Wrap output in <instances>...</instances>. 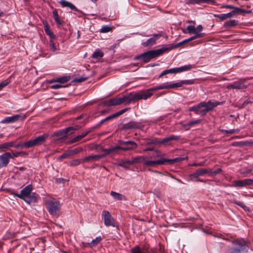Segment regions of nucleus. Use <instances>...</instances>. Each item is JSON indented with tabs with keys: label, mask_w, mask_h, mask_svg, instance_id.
I'll return each instance as SVG.
<instances>
[{
	"label": "nucleus",
	"mask_w": 253,
	"mask_h": 253,
	"mask_svg": "<svg viewBox=\"0 0 253 253\" xmlns=\"http://www.w3.org/2000/svg\"><path fill=\"white\" fill-rule=\"evenodd\" d=\"M222 103L218 101H212L211 100L207 102L203 101L197 105L190 107L188 110L190 112H194L197 115L203 116Z\"/></svg>",
	"instance_id": "obj_1"
},
{
	"label": "nucleus",
	"mask_w": 253,
	"mask_h": 253,
	"mask_svg": "<svg viewBox=\"0 0 253 253\" xmlns=\"http://www.w3.org/2000/svg\"><path fill=\"white\" fill-rule=\"evenodd\" d=\"M169 50L167 47H164L158 49L152 50L144 52L140 55L135 56L134 57V60H142L144 62L147 63L152 59L154 58L166 51Z\"/></svg>",
	"instance_id": "obj_2"
},
{
	"label": "nucleus",
	"mask_w": 253,
	"mask_h": 253,
	"mask_svg": "<svg viewBox=\"0 0 253 253\" xmlns=\"http://www.w3.org/2000/svg\"><path fill=\"white\" fill-rule=\"evenodd\" d=\"M32 189V185L29 184L21 190L20 194H17L14 192H12L11 194L14 196L24 200L26 202L30 203L32 201H35L39 197V195L35 193H33L31 194Z\"/></svg>",
	"instance_id": "obj_3"
},
{
	"label": "nucleus",
	"mask_w": 253,
	"mask_h": 253,
	"mask_svg": "<svg viewBox=\"0 0 253 253\" xmlns=\"http://www.w3.org/2000/svg\"><path fill=\"white\" fill-rule=\"evenodd\" d=\"M132 93H129L121 97H116L107 100L105 101L104 103L108 106L118 105L121 104L127 105L134 102V101H132Z\"/></svg>",
	"instance_id": "obj_4"
},
{
	"label": "nucleus",
	"mask_w": 253,
	"mask_h": 253,
	"mask_svg": "<svg viewBox=\"0 0 253 253\" xmlns=\"http://www.w3.org/2000/svg\"><path fill=\"white\" fill-rule=\"evenodd\" d=\"M232 243L234 247L232 248L231 253H246L247 252L248 246L244 240L237 239L232 241Z\"/></svg>",
	"instance_id": "obj_5"
},
{
	"label": "nucleus",
	"mask_w": 253,
	"mask_h": 253,
	"mask_svg": "<svg viewBox=\"0 0 253 253\" xmlns=\"http://www.w3.org/2000/svg\"><path fill=\"white\" fill-rule=\"evenodd\" d=\"M48 212L52 215H57L61 208L60 202L53 200L48 201L46 204Z\"/></svg>",
	"instance_id": "obj_6"
},
{
	"label": "nucleus",
	"mask_w": 253,
	"mask_h": 253,
	"mask_svg": "<svg viewBox=\"0 0 253 253\" xmlns=\"http://www.w3.org/2000/svg\"><path fill=\"white\" fill-rule=\"evenodd\" d=\"M48 136V134L44 133L35 137L34 139L27 141L28 148L42 145L45 142Z\"/></svg>",
	"instance_id": "obj_7"
},
{
	"label": "nucleus",
	"mask_w": 253,
	"mask_h": 253,
	"mask_svg": "<svg viewBox=\"0 0 253 253\" xmlns=\"http://www.w3.org/2000/svg\"><path fill=\"white\" fill-rule=\"evenodd\" d=\"M119 143L121 145H129L130 146L128 147H121L119 146H116L112 147L113 152H115L118 150H122L124 151H127L135 149L137 145L133 141H119Z\"/></svg>",
	"instance_id": "obj_8"
},
{
	"label": "nucleus",
	"mask_w": 253,
	"mask_h": 253,
	"mask_svg": "<svg viewBox=\"0 0 253 253\" xmlns=\"http://www.w3.org/2000/svg\"><path fill=\"white\" fill-rule=\"evenodd\" d=\"M26 118L25 114H16L10 117H7L0 121L2 124L14 123L18 121H22Z\"/></svg>",
	"instance_id": "obj_9"
},
{
	"label": "nucleus",
	"mask_w": 253,
	"mask_h": 253,
	"mask_svg": "<svg viewBox=\"0 0 253 253\" xmlns=\"http://www.w3.org/2000/svg\"><path fill=\"white\" fill-rule=\"evenodd\" d=\"M132 101H134V102H135L141 99L146 100L150 98L153 95V93L149 92L148 90H146L145 91H140L138 92L132 93Z\"/></svg>",
	"instance_id": "obj_10"
},
{
	"label": "nucleus",
	"mask_w": 253,
	"mask_h": 253,
	"mask_svg": "<svg viewBox=\"0 0 253 253\" xmlns=\"http://www.w3.org/2000/svg\"><path fill=\"white\" fill-rule=\"evenodd\" d=\"M249 78L240 79L239 81L234 82L232 84H228L227 88L228 89H242L246 88L248 85L244 84V81Z\"/></svg>",
	"instance_id": "obj_11"
},
{
	"label": "nucleus",
	"mask_w": 253,
	"mask_h": 253,
	"mask_svg": "<svg viewBox=\"0 0 253 253\" xmlns=\"http://www.w3.org/2000/svg\"><path fill=\"white\" fill-rule=\"evenodd\" d=\"M11 158L13 159V157L10 152H5L0 155V168L6 166Z\"/></svg>",
	"instance_id": "obj_12"
},
{
	"label": "nucleus",
	"mask_w": 253,
	"mask_h": 253,
	"mask_svg": "<svg viewBox=\"0 0 253 253\" xmlns=\"http://www.w3.org/2000/svg\"><path fill=\"white\" fill-rule=\"evenodd\" d=\"M104 216V222L106 226H111L115 227V223L114 218L111 216L110 212L107 211H103Z\"/></svg>",
	"instance_id": "obj_13"
},
{
	"label": "nucleus",
	"mask_w": 253,
	"mask_h": 253,
	"mask_svg": "<svg viewBox=\"0 0 253 253\" xmlns=\"http://www.w3.org/2000/svg\"><path fill=\"white\" fill-rule=\"evenodd\" d=\"M187 30L188 31V33L191 34H193L194 35L191 37L190 38V40L191 41H193L196 39L201 38H203L204 35L205 33H198L196 31V28L195 26H192V25H189L187 27Z\"/></svg>",
	"instance_id": "obj_14"
},
{
	"label": "nucleus",
	"mask_w": 253,
	"mask_h": 253,
	"mask_svg": "<svg viewBox=\"0 0 253 253\" xmlns=\"http://www.w3.org/2000/svg\"><path fill=\"white\" fill-rule=\"evenodd\" d=\"M239 15V12H238L237 11H231L230 12L227 13L221 14H213V16L215 17L218 18L221 21H224L227 19L236 16L237 15Z\"/></svg>",
	"instance_id": "obj_15"
},
{
	"label": "nucleus",
	"mask_w": 253,
	"mask_h": 253,
	"mask_svg": "<svg viewBox=\"0 0 253 253\" xmlns=\"http://www.w3.org/2000/svg\"><path fill=\"white\" fill-rule=\"evenodd\" d=\"M209 169H197L195 172L189 175V178L191 180H194L195 178H198L200 176H203L206 173H208Z\"/></svg>",
	"instance_id": "obj_16"
},
{
	"label": "nucleus",
	"mask_w": 253,
	"mask_h": 253,
	"mask_svg": "<svg viewBox=\"0 0 253 253\" xmlns=\"http://www.w3.org/2000/svg\"><path fill=\"white\" fill-rule=\"evenodd\" d=\"M161 34H154L152 38H149L146 41L142 43V45L144 47L151 46L156 43V41L158 40L161 37Z\"/></svg>",
	"instance_id": "obj_17"
},
{
	"label": "nucleus",
	"mask_w": 253,
	"mask_h": 253,
	"mask_svg": "<svg viewBox=\"0 0 253 253\" xmlns=\"http://www.w3.org/2000/svg\"><path fill=\"white\" fill-rule=\"evenodd\" d=\"M164 164V159H162L156 161L146 160L145 159L144 162L143 163V166L145 167H151L154 165H163Z\"/></svg>",
	"instance_id": "obj_18"
},
{
	"label": "nucleus",
	"mask_w": 253,
	"mask_h": 253,
	"mask_svg": "<svg viewBox=\"0 0 253 253\" xmlns=\"http://www.w3.org/2000/svg\"><path fill=\"white\" fill-rule=\"evenodd\" d=\"M184 2L186 4H200L202 3L214 4L215 1V0H184Z\"/></svg>",
	"instance_id": "obj_19"
},
{
	"label": "nucleus",
	"mask_w": 253,
	"mask_h": 253,
	"mask_svg": "<svg viewBox=\"0 0 253 253\" xmlns=\"http://www.w3.org/2000/svg\"><path fill=\"white\" fill-rule=\"evenodd\" d=\"M74 127H65L64 129L59 130L56 132H55V135L58 136H59L61 138L66 137L68 133L71 131L73 130L74 129H73Z\"/></svg>",
	"instance_id": "obj_20"
},
{
	"label": "nucleus",
	"mask_w": 253,
	"mask_h": 253,
	"mask_svg": "<svg viewBox=\"0 0 253 253\" xmlns=\"http://www.w3.org/2000/svg\"><path fill=\"white\" fill-rule=\"evenodd\" d=\"M180 138V136L171 135L168 137H167L162 140H159V144H168L169 142L171 140H177Z\"/></svg>",
	"instance_id": "obj_21"
},
{
	"label": "nucleus",
	"mask_w": 253,
	"mask_h": 253,
	"mask_svg": "<svg viewBox=\"0 0 253 253\" xmlns=\"http://www.w3.org/2000/svg\"><path fill=\"white\" fill-rule=\"evenodd\" d=\"M104 157V155H91L84 158L83 160L84 162L96 161Z\"/></svg>",
	"instance_id": "obj_22"
},
{
	"label": "nucleus",
	"mask_w": 253,
	"mask_h": 253,
	"mask_svg": "<svg viewBox=\"0 0 253 253\" xmlns=\"http://www.w3.org/2000/svg\"><path fill=\"white\" fill-rule=\"evenodd\" d=\"M110 195L115 200L119 201H126V196L119 193L111 191L110 192Z\"/></svg>",
	"instance_id": "obj_23"
},
{
	"label": "nucleus",
	"mask_w": 253,
	"mask_h": 253,
	"mask_svg": "<svg viewBox=\"0 0 253 253\" xmlns=\"http://www.w3.org/2000/svg\"><path fill=\"white\" fill-rule=\"evenodd\" d=\"M59 3L61 4V5L63 7H68L72 10L82 13L80 10L78 9L73 4H72L70 2L63 0L60 1Z\"/></svg>",
	"instance_id": "obj_24"
},
{
	"label": "nucleus",
	"mask_w": 253,
	"mask_h": 253,
	"mask_svg": "<svg viewBox=\"0 0 253 253\" xmlns=\"http://www.w3.org/2000/svg\"><path fill=\"white\" fill-rule=\"evenodd\" d=\"M238 23L239 21L235 19L228 20L224 23L223 26L226 29L230 28L237 26Z\"/></svg>",
	"instance_id": "obj_25"
},
{
	"label": "nucleus",
	"mask_w": 253,
	"mask_h": 253,
	"mask_svg": "<svg viewBox=\"0 0 253 253\" xmlns=\"http://www.w3.org/2000/svg\"><path fill=\"white\" fill-rule=\"evenodd\" d=\"M194 66L193 65L188 64L179 67L175 68V69L176 73H177L190 70Z\"/></svg>",
	"instance_id": "obj_26"
},
{
	"label": "nucleus",
	"mask_w": 253,
	"mask_h": 253,
	"mask_svg": "<svg viewBox=\"0 0 253 253\" xmlns=\"http://www.w3.org/2000/svg\"><path fill=\"white\" fill-rule=\"evenodd\" d=\"M13 146V142H6L0 144V152H4L8 150L10 147Z\"/></svg>",
	"instance_id": "obj_27"
},
{
	"label": "nucleus",
	"mask_w": 253,
	"mask_h": 253,
	"mask_svg": "<svg viewBox=\"0 0 253 253\" xmlns=\"http://www.w3.org/2000/svg\"><path fill=\"white\" fill-rule=\"evenodd\" d=\"M102 240L101 236L97 237L95 239L92 240L90 243H86L87 247L92 248L98 245Z\"/></svg>",
	"instance_id": "obj_28"
},
{
	"label": "nucleus",
	"mask_w": 253,
	"mask_h": 253,
	"mask_svg": "<svg viewBox=\"0 0 253 253\" xmlns=\"http://www.w3.org/2000/svg\"><path fill=\"white\" fill-rule=\"evenodd\" d=\"M187 159V157H184V158L177 157V158L172 159H164V160H165V163L167 162L168 164L171 165L176 162H181V161H183Z\"/></svg>",
	"instance_id": "obj_29"
},
{
	"label": "nucleus",
	"mask_w": 253,
	"mask_h": 253,
	"mask_svg": "<svg viewBox=\"0 0 253 253\" xmlns=\"http://www.w3.org/2000/svg\"><path fill=\"white\" fill-rule=\"evenodd\" d=\"M44 29L45 32L47 35H48L50 39H54L55 38V36L54 35L53 32L50 30L48 25L46 23L44 26Z\"/></svg>",
	"instance_id": "obj_30"
},
{
	"label": "nucleus",
	"mask_w": 253,
	"mask_h": 253,
	"mask_svg": "<svg viewBox=\"0 0 253 253\" xmlns=\"http://www.w3.org/2000/svg\"><path fill=\"white\" fill-rule=\"evenodd\" d=\"M52 13H53V16L54 19L56 23L58 25H62L63 22V21L60 19V18L59 17V16H58V14L57 11L56 9H54L52 11Z\"/></svg>",
	"instance_id": "obj_31"
},
{
	"label": "nucleus",
	"mask_w": 253,
	"mask_h": 253,
	"mask_svg": "<svg viewBox=\"0 0 253 253\" xmlns=\"http://www.w3.org/2000/svg\"><path fill=\"white\" fill-rule=\"evenodd\" d=\"M176 74V69L175 68H171L169 69H167L163 71L161 74L159 76V78H161L163 77L164 76L167 75L168 74Z\"/></svg>",
	"instance_id": "obj_32"
},
{
	"label": "nucleus",
	"mask_w": 253,
	"mask_h": 253,
	"mask_svg": "<svg viewBox=\"0 0 253 253\" xmlns=\"http://www.w3.org/2000/svg\"><path fill=\"white\" fill-rule=\"evenodd\" d=\"M103 53L98 49H96L92 55V57L94 59H98L103 56Z\"/></svg>",
	"instance_id": "obj_33"
},
{
	"label": "nucleus",
	"mask_w": 253,
	"mask_h": 253,
	"mask_svg": "<svg viewBox=\"0 0 253 253\" xmlns=\"http://www.w3.org/2000/svg\"><path fill=\"white\" fill-rule=\"evenodd\" d=\"M116 117H117V116L116 113H114L111 115H110V116L107 117L106 118H105L104 119L102 120L100 122L99 124H98V126L102 125L103 124L104 122L107 121L108 120H110L111 119H112L113 118H116Z\"/></svg>",
	"instance_id": "obj_34"
},
{
	"label": "nucleus",
	"mask_w": 253,
	"mask_h": 253,
	"mask_svg": "<svg viewBox=\"0 0 253 253\" xmlns=\"http://www.w3.org/2000/svg\"><path fill=\"white\" fill-rule=\"evenodd\" d=\"M231 202L233 204H235L241 207L245 211H249V208L248 207H247L243 202H237L236 201H232Z\"/></svg>",
	"instance_id": "obj_35"
},
{
	"label": "nucleus",
	"mask_w": 253,
	"mask_h": 253,
	"mask_svg": "<svg viewBox=\"0 0 253 253\" xmlns=\"http://www.w3.org/2000/svg\"><path fill=\"white\" fill-rule=\"evenodd\" d=\"M70 80V77L69 76H65L61 78H59L57 79L55 81L56 82H58L61 84L65 83L68 81H69Z\"/></svg>",
	"instance_id": "obj_36"
},
{
	"label": "nucleus",
	"mask_w": 253,
	"mask_h": 253,
	"mask_svg": "<svg viewBox=\"0 0 253 253\" xmlns=\"http://www.w3.org/2000/svg\"><path fill=\"white\" fill-rule=\"evenodd\" d=\"M223 7L229 8V9H233L232 11H237L238 12H239L242 11V8H240L238 7H235V6H233L232 5H230V4L225 5L223 6Z\"/></svg>",
	"instance_id": "obj_37"
},
{
	"label": "nucleus",
	"mask_w": 253,
	"mask_h": 253,
	"mask_svg": "<svg viewBox=\"0 0 253 253\" xmlns=\"http://www.w3.org/2000/svg\"><path fill=\"white\" fill-rule=\"evenodd\" d=\"M233 187H242L244 186L243 180H235L234 184L232 185Z\"/></svg>",
	"instance_id": "obj_38"
},
{
	"label": "nucleus",
	"mask_w": 253,
	"mask_h": 253,
	"mask_svg": "<svg viewBox=\"0 0 253 253\" xmlns=\"http://www.w3.org/2000/svg\"><path fill=\"white\" fill-rule=\"evenodd\" d=\"M87 133H88V132L86 131V132L82 133L81 134L76 136L73 139L72 142H76V141H78L80 140L82 138L85 137L87 135Z\"/></svg>",
	"instance_id": "obj_39"
},
{
	"label": "nucleus",
	"mask_w": 253,
	"mask_h": 253,
	"mask_svg": "<svg viewBox=\"0 0 253 253\" xmlns=\"http://www.w3.org/2000/svg\"><path fill=\"white\" fill-rule=\"evenodd\" d=\"M145 158L143 157H137L133 158L132 159V161L133 162V164H137L139 162H144Z\"/></svg>",
	"instance_id": "obj_40"
},
{
	"label": "nucleus",
	"mask_w": 253,
	"mask_h": 253,
	"mask_svg": "<svg viewBox=\"0 0 253 253\" xmlns=\"http://www.w3.org/2000/svg\"><path fill=\"white\" fill-rule=\"evenodd\" d=\"M10 83V78H7L5 81H3L0 83V90L2 89L3 87L6 86Z\"/></svg>",
	"instance_id": "obj_41"
},
{
	"label": "nucleus",
	"mask_w": 253,
	"mask_h": 253,
	"mask_svg": "<svg viewBox=\"0 0 253 253\" xmlns=\"http://www.w3.org/2000/svg\"><path fill=\"white\" fill-rule=\"evenodd\" d=\"M80 164V160L75 159L71 161L69 163V166L70 167H75L78 166Z\"/></svg>",
	"instance_id": "obj_42"
},
{
	"label": "nucleus",
	"mask_w": 253,
	"mask_h": 253,
	"mask_svg": "<svg viewBox=\"0 0 253 253\" xmlns=\"http://www.w3.org/2000/svg\"><path fill=\"white\" fill-rule=\"evenodd\" d=\"M13 147L15 148H28V142L27 141L26 142H25L24 143H21V144H16V145H14V143H13Z\"/></svg>",
	"instance_id": "obj_43"
},
{
	"label": "nucleus",
	"mask_w": 253,
	"mask_h": 253,
	"mask_svg": "<svg viewBox=\"0 0 253 253\" xmlns=\"http://www.w3.org/2000/svg\"><path fill=\"white\" fill-rule=\"evenodd\" d=\"M88 79V77L83 76L79 78H76L74 79L73 81L75 82L81 83L86 80Z\"/></svg>",
	"instance_id": "obj_44"
},
{
	"label": "nucleus",
	"mask_w": 253,
	"mask_h": 253,
	"mask_svg": "<svg viewBox=\"0 0 253 253\" xmlns=\"http://www.w3.org/2000/svg\"><path fill=\"white\" fill-rule=\"evenodd\" d=\"M169 88H173L176 87H181L182 86L181 81L177 83L169 84Z\"/></svg>",
	"instance_id": "obj_45"
},
{
	"label": "nucleus",
	"mask_w": 253,
	"mask_h": 253,
	"mask_svg": "<svg viewBox=\"0 0 253 253\" xmlns=\"http://www.w3.org/2000/svg\"><path fill=\"white\" fill-rule=\"evenodd\" d=\"M70 156H71V153L68 152H66L64 153L62 155H60L57 158V160H61L63 159L68 158Z\"/></svg>",
	"instance_id": "obj_46"
},
{
	"label": "nucleus",
	"mask_w": 253,
	"mask_h": 253,
	"mask_svg": "<svg viewBox=\"0 0 253 253\" xmlns=\"http://www.w3.org/2000/svg\"><path fill=\"white\" fill-rule=\"evenodd\" d=\"M157 88L160 89H169V84L168 83L162 84L157 85Z\"/></svg>",
	"instance_id": "obj_47"
},
{
	"label": "nucleus",
	"mask_w": 253,
	"mask_h": 253,
	"mask_svg": "<svg viewBox=\"0 0 253 253\" xmlns=\"http://www.w3.org/2000/svg\"><path fill=\"white\" fill-rule=\"evenodd\" d=\"M111 31V28L107 25L103 26L100 29L102 33H107Z\"/></svg>",
	"instance_id": "obj_48"
},
{
	"label": "nucleus",
	"mask_w": 253,
	"mask_h": 253,
	"mask_svg": "<svg viewBox=\"0 0 253 253\" xmlns=\"http://www.w3.org/2000/svg\"><path fill=\"white\" fill-rule=\"evenodd\" d=\"M53 39H50L49 40V45L51 48V50L52 51H55L57 49V46L55 45V43L53 41Z\"/></svg>",
	"instance_id": "obj_49"
},
{
	"label": "nucleus",
	"mask_w": 253,
	"mask_h": 253,
	"mask_svg": "<svg viewBox=\"0 0 253 253\" xmlns=\"http://www.w3.org/2000/svg\"><path fill=\"white\" fill-rule=\"evenodd\" d=\"M222 169L221 168H218L214 171H212L210 169H209L208 173L211 175H216L219 173L221 171Z\"/></svg>",
	"instance_id": "obj_50"
},
{
	"label": "nucleus",
	"mask_w": 253,
	"mask_h": 253,
	"mask_svg": "<svg viewBox=\"0 0 253 253\" xmlns=\"http://www.w3.org/2000/svg\"><path fill=\"white\" fill-rule=\"evenodd\" d=\"M219 131L222 132H224L227 134H232L236 132V130L235 129H231L229 130H225L223 129H220Z\"/></svg>",
	"instance_id": "obj_51"
},
{
	"label": "nucleus",
	"mask_w": 253,
	"mask_h": 253,
	"mask_svg": "<svg viewBox=\"0 0 253 253\" xmlns=\"http://www.w3.org/2000/svg\"><path fill=\"white\" fill-rule=\"evenodd\" d=\"M202 122V120L199 119L195 121H192L188 122V123L187 124V126H193V125H199L200 122Z\"/></svg>",
	"instance_id": "obj_52"
},
{
	"label": "nucleus",
	"mask_w": 253,
	"mask_h": 253,
	"mask_svg": "<svg viewBox=\"0 0 253 253\" xmlns=\"http://www.w3.org/2000/svg\"><path fill=\"white\" fill-rule=\"evenodd\" d=\"M244 186L246 185H253L252 179L247 178L243 180Z\"/></svg>",
	"instance_id": "obj_53"
},
{
	"label": "nucleus",
	"mask_w": 253,
	"mask_h": 253,
	"mask_svg": "<svg viewBox=\"0 0 253 253\" xmlns=\"http://www.w3.org/2000/svg\"><path fill=\"white\" fill-rule=\"evenodd\" d=\"M12 157H13V158L15 157H17L18 156L20 155H26L27 153L25 152L21 151V152H16L15 153H11Z\"/></svg>",
	"instance_id": "obj_54"
},
{
	"label": "nucleus",
	"mask_w": 253,
	"mask_h": 253,
	"mask_svg": "<svg viewBox=\"0 0 253 253\" xmlns=\"http://www.w3.org/2000/svg\"><path fill=\"white\" fill-rule=\"evenodd\" d=\"M181 81L182 85L183 84H194V80H183Z\"/></svg>",
	"instance_id": "obj_55"
},
{
	"label": "nucleus",
	"mask_w": 253,
	"mask_h": 253,
	"mask_svg": "<svg viewBox=\"0 0 253 253\" xmlns=\"http://www.w3.org/2000/svg\"><path fill=\"white\" fill-rule=\"evenodd\" d=\"M131 253H143L138 246H136L131 250Z\"/></svg>",
	"instance_id": "obj_56"
},
{
	"label": "nucleus",
	"mask_w": 253,
	"mask_h": 253,
	"mask_svg": "<svg viewBox=\"0 0 253 253\" xmlns=\"http://www.w3.org/2000/svg\"><path fill=\"white\" fill-rule=\"evenodd\" d=\"M82 150V149L81 148H77L76 149H74L73 150H70L69 151L70 153H71V155L73 154H76L78 153L79 152H80Z\"/></svg>",
	"instance_id": "obj_57"
},
{
	"label": "nucleus",
	"mask_w": 253,
	"mask_h": 253,
	"mask_svg": "<svg viewBox=\"0 0 253 253\" xmlns=\"http://www.w3.org/2000/svg\"><path fill=\"white\" fill-rule=\"evenodd\" d=\"M68 85H60V84H53V85H52L51 86H50V88L51 89H58V88H61V87H66V86H68Z\"/></svg>",
	"instance_id": "obj_58"
},
{
	"label": "nucleus",
	"mask_w": 253,
	"mask_h": 253,
	"mask_svg": "<svg viewBox=\"0 0 253 253\" xmlns=\"http://www.w3.org/2000/svg\"><path fill=\"white\" fill-rule=\"evenodd\" d=\"M102 151L104 153L102 155H104V156L105 155H106L109 154L113 152V150H112V147L110 148L109 149H104L102 150Z\"/></svg>",
	"instance_id": "obj_59"
},
{
	"label": "nucleus",
	"mask_w": 253,
	"mask_h": 253,
	"mask_svg": "<svg viewBox=\"0 0 253 253\" xmlns=\"http://www.w3.org/2000/svg\"><path fill=\"white\" fill-rule=\"evenodd\" d=\"M129 109H130L129 108H126L121 110L120 111L116 112L115 113H116L117 116L118 117L120 115H121L123 114V113H124L125 112H126V111H127Z\"/></svg>",
	"instance_id": "obj_60"
},
{
	"label": "nucleus",
	"mask_w": 253,
	"mask_h": 253,
	"mask_svg": "<svg viewBox=\"0 0 253 253\" xmlns=\"http://www.w3.org/2000/svg\"><path fill=\"white\" fill-rule=\"evenodd\" d=\"M159 144L158 140H155L153 141H150L146 142V145H151V144Z\"/></svg>",
	"instance_id": "obj_61"
},
{
	"label": "nucleus",
	"mask_w": 253,
	"mask_h": 253,
	"mask_svg": "<svg viewBox=\"0 0 253 253\" xmlns=\"http://www.w3.org/2000/svg\"><path fill=\"white\" fill-rule=\"evenodd\" d=\"M243 145L245 146H249L253 145V140L246 141L243 142Z\"/></svg>",
	"instance_id": "obj_62"
},
{
	"label": "nucleus",
	"mask_w": 253,
	"mask_h": 253,
	"mask_svg": "<svg viewBox=\"0 0 253 253\" xmlns=\"http://www.w3.org/2000/svg\"><path fill=\"white\" fill-rule=\"evenodd\" d=\"M196 28V31L198 33H201L203 30V27L201 25H198Z\"/></svg>",
	"instance_id": "obj_63"
},
{
	"label": "nucleus",
	"mask_w": 253,
	"mask_h": 253,
	"mask_svg": "<svg viewBox=\"0 0 253 253\" xmlns=\"http://www.w3.org/2000/svg\"><path fill=\"white\" fill-rule=\"evenodd\" d=\"M147 90L149 92H151V91L158 90H159V89L157 88V85L154 87L150 88L148 89Z\"/></svg>",
	"instance_id": "obj_64"
}]
</instances>
